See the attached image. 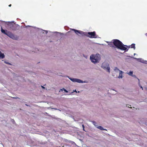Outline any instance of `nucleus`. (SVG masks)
<instances>
[{
	"label": "nucleus",
	"instance_id": "4468645a",
	"mask_svg": "<svg viewBox=\"0 0 147 147\" xmlns=\"http://www.w3.org/2000/svg\"><path fill=\"white\" fill-rule=\"evenodd\" d=\"M69 79L72 82H76V78H69Z\"/></svg>",
	"mask_w": 147,
	"mask_h": 147
},
{
	"label": "nucleus",
	"instance_id": "423d86ee",
	"mask_svg": "<svg viewBox=\"0 0 147 147\" xmlns=\"http://www.w3.org/2000/svg\"><path fill=\"white\" fill-rule=\"evenodd\" d=\"M88 34L89 35L88 36L90 38H97V35L95 32H88Z\"/></svg>",
	"mask_w": 147,
	"mask_h": 147
},
{
	"label": "nucleus",
	"instance_id": "20e7f679",
	"mask_svg": "<svg viewBox=\"0 0 147 147\" xmlns=\"http://www.w3.org/2000/svg\"><path fill=\"white\" fill-rule=\"evenodd\" d=\"M101 67L104 69L106 70L109 73L110 72L109 64L107 62H103L102 64Z\"/></svg>",
	"mask_w": 147,
	"mask_h": 147
},
{
	"label": "nucleus",
	"instance_id": "0eeeda50",
	"mask_svg": "<svg viewBox=\"0 0 147 147\" xmlns=\"http://www.w3.org/2000/svg\"><path fill=\"white\" fill-rule=\"evenodd\" d=\"M71 30L74 31L77 34H82L84 32L80 30H76L74 29H72Z\"/></svg>",
	"mask_w": 147,
	"mask_h": 147
},
{
	"label": "nucleus",
	"instance_id": "b1692460",
	"mask_svg": "<svg viewBox=\"0 0 147 147\" xmlns=\"http://www.w3.org/2000/svg\"><path fill=\"white\" fill-rule=\"evenodd\" d=\"M7 64H9V65H10V63H6V62H5Z\"/></svg>",
	"mask_w": 147,
	"mask_h": 147
},
{
	"label": "nucleus",
	"instance_id": "9d476101",
	"mask_svg": "<svg viewBox=\"0 0 147 147\" xmlns=\"http://www.w3.org/2000/svg\"><path fill=\"white\" fill-rule=\"evenodd\" d=\"M5 57V55L3 53H2L1 51H0V58L1 59H3Z\"/></svg>",
	"mask_w": 147,
	"mask_h": 147
},
{
	"label": "nucleus",
	"instance_id": "6e6552de",
	"mask_svg": "<svg viewBox=\"0 0 147 147\" xmlns=\"http://www.w3.org/2000/svg\"><path fill=\"white\" fill-rule=\"evenodd\" d=\"M129 48H133L134 49H136L135 44H132L130 46H129L128 47Z\"/></svg>",
	"mask_w": 147,
	"mask_h": 147
},
{
	"label": "nucleus",
	"instance_id": "393cba45",
	"mask_svg": "<svg viewBox=\"0 0 147 147\" xmlns=\"http://www.w3.org/2000/svg\"><path fill=\"white\" fill-rule=\"evenodd\" d=\"M11 4H10L9 5V6L11 7Z\"/></svg>",
	"mask_w": 147,
	"mask_h": 147
},
{
	"label": "nucleus",
	"instance_id": "5701e85b",
	"mask_svg": "<svg viewBox=\"0 0 147 147\" xmlns=\"http://www.w3.org/2000/svg\"><path fill=\"white\" fill-rule=\"evenodd\" d=\"M140 87L141 88H142V90H143V88H142V86H141V85H140Z\"/></svg>",
	"mask_w": 147,
	"mask_h": 147
},
{
	"label": "nucleus",
	"instance_id": "f3484780",
	"mask_svg": "<svg viewBox=\"0 0 147 147\" xmlns=\"http://www.w3.org/2000/svg\"><path fill=\"white\" fill-rule=\"evenodd\" d=\"M63 90H64L66 92H68V91H67L65 89L63 88Z\"/></svg>",
	"mask_w": 147,
	"mask_h": 147
},
{
	"label": "nucleus",
	"instance_id": "4be33fe9",
	"mask_svg": "<svg viewBox=\"0 0 147 147\" xmlns=\"http://www.w3.org/2000/svg\"><path fill=\"white\" fill-rule=\"evenodd\" d=\"M132 76H133V77H136V76L135 75H132Z\"/></svg>",
	"mask_w": 147,
	"mask_h": 147
},
{
	"label": "nucleus",
	"instance_id": "f03ea898",
	"mask_svg": "<svg viewBox=\"0 0 147 147\" xmlns=\"http://www.w3.org/2000/svg\"><path fill=\"white\" fill-rule=\"evenodd\" d=\"M90 59L92 62L95 63L99 62L100 59V57L98 54L92 55L90 57Z\"/></svg>",
	"mask_w": 147,
	"mask_h": 147
},
{
	"label": "nucleus",
	"instance_id": "dca6fc26",
	"mask_svg": "<svg viewBox=\"0 0 147 147\" xmlns=\"http://www.w3.org/2000/svg\"><path fill=\"white\" fill-rule=\"evenodd\" d=\"M114 70L116 71H120V70H119V69H118V68L117 67H115V69H114Z\"/></svg>",
	"mask_w": 147,
	"mask_h": 147
},
{
	"label": "nucleus",
	"instance_id": "7ed1b4c3",
	"mask_svg": "<svg viewBox=\"0 0 147 147\" xmlns=\"http://www.w3.org/2000/svg\"><path fill=\"white\" fill-rule=\"evenodd\" d=\"M1 31L2 33L7 35L8 36L14 40H17L18 37L17 36L15 35L14 34H12L9 31H8L7 30H3L2 28L1 27Z\"/></svg>",
	"mask_w": 147,
	"mask_h": 147
},
{
	"label": "nucleus",
	"instance_id": "aec40b11",
	"mask_svg": "<svg viewBox=\"0 0 147 147\" xmlns=\"http://www.w3.org/2000/svg\"><path fill=\"white\" fill-rule=\"evenodd\" d=\"M11 121H12V122H15V121H14V119H12L11 120Z\"/></svg>",
	"mask_w": 147,
	"mask_h": 147
},
{
	"label": "nucleus",
	"instance_id": "f8f14e48",
	"mask_svg": "<svg viewBox=\"0 0 147 147\" xmlns=\"http://www.w3.org/2000/svg\"><path fill=\"white\" fill-rule=\"evenodd\" d=\"M97 128L98 129H99L102 130H106V129H104L103 127L101 126H98L97 127Z\"/></svg>",
	"mask_w": 147,
	"mask_h": 147
},
{
	"label": "nucleus",
	"instance_id": "412c9836",
	"mask_svg": "<svg viewBox=\"0 0 147 147\" xmlns=\"http://www.w3.org/2000/svg\"><path fill=\"white\" fill-rule=\"evenodd\" d=\"M41 86L42 88H43V89L45 88V87H44L43 86Z\"/></svg>",
	"mask_w": 147,
	"mask_h": 147
},
{
	"label": "nucleus",
	"instance_id": "39448f33",
	"mask_svg": "<svg viewBox=\"0 0 147 147\" xmlns=\"http://www.w3.org/2000/svg\"><path fill=\"white\" fill-rule=\"evenodd\" d=\"M10 28L13 30H16L19 29V26L15 24H11L9 25Z\"/></svg>",
	"mask_w": 147,
	"mask_h": 147
},
{
	"label": "nucleus",
	"instance_id": "a878e982",
	"mask_svg": "<svg viewBox=\"0 0 147 147\" xmlns=\"http://www.w3.org/2000/svg\"><path fill=\"white\" fill-rule=\"evenodd\" d=\"M26 105V106H28V105Z\"/></svg>",
	"mask_w": 147,
	"mask_h": 147
},
{
	"label": "nucleus",
	"instance_id": "9b49d317",
	"mask_svg": "<svg viewBox=\"0 0 147 147\" xmlns=\"http://www.w3.org/2000/svg\"><path fill=\"white\" fill-rule=\"evenodd\" d=\"M76 82H78V83H82L83 82L81 80L78 79H76Z\"/></svg>",
	"mask_w": 147,
	"mask_h": 147
},
{
	"label": "nucleus",
	"instance_id": "a211bd4d",
	"mask_svg": "<svg viewBox=\"0 0 147 147\" xmlns=\"http://www.w3.org/2000/svg\"><path fill=\"white\" fill-rule=\"evenodd\" d=\"M82 127H83V130H84V125H82Z\"/></svg>",
	"mask_w": 147,
	"mask_h": 147
},
{
	"label": "nucleus",
	"instance_id": "2eb2a0df",
	"mask_svg": "<svg viewBox=\"0 0 147 147\" xmlns=\"http://www.w3.org/2000/svg\"><path fill=\"white\" fill-rule=\"evenodd\" d=\"M128 74L129 75L132 76L133 75V71H130L129 73H128Z\"/></svg>",
	"mask_w": 147,
	"mask_h": 147
},
{
	"label": "nucleus",
	"instance_id": "1a4fd4ad",
	"mask_svg": "<svg viewBox=\"0 0 147 147\" xmlns=\"http://www.w3.org/2000/svg\"><path fill=\"white\" fill-rule=\"evenodd\" d=\"M119 71V76H118V78H122L123 77L122 73H123V72L122 71Z\"/></svg>",
	"mask_w": 147,
	"mask_h": 147
},
{
	"label": "nucleus",
	"instance_id": "f257e3e1",
	"mask_svg": "<svg viewBox=\"0 0 147 147\" xmlns=\"http://www.w3.org/2000/svg\"><path fill=\"white\" fill-rule=\"evenodd\" d=\"M113 45L118 49L126 51H128V49H127L126 47H127V46L123 44L122 42L119 40L115 39H113Z\"/></svg>",
	"mask_w": 147,
	"mask_h": 147
},
{
	"label": "nucleus",
	"instance_id": "ddd939ff",
	"mask_svg": "<svg viewBox=\"0 0 147 147\" xmlns=\"http://www.w3.org/2000/svg\"><path fill=\"white\" fill-rule=\"evenodd\" d=\"M139 61H140L141 62H142L143 63H146V61H142L141 60H142V59H137Z\"/></svg>",
	"mask_w": 147,
	"mask_h": 147
},
{
	"label": "nucleus",
	"instance_id": "6ab92c4d",
	"mask_svg": "<svg viewBox=\"0 0 147 147\" xmlns=\"http://www.w3.org/2000/svg\"><path fill=\"white\" fill-rule=\"evenodd\" d=\"M63 88L62 89H60V90L59 91V92L61 91H63Z\"/></svg>",
	"mask_w": 147,
	"mask_h": 147
}]
</instances>
